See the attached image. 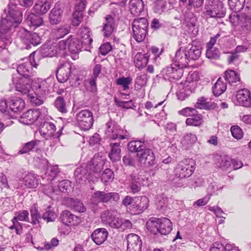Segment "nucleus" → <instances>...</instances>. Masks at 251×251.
Segmentation results:
<instances>
[{
	"label": "nucleus",
	"mask_w": 251,
	"mask_h": 251,
	"mask_svg": "<svg viewBox=\"0 0 251 251\" xmlns=\"http://www.w3.org/2000/svg\"><path fill=\"white\" fill-rule=\"evenodd\" d=\"M184 17V22L186 25L189 28H194L196 26L197 18L192 11V8L186 7L182 10Z\"/></svg>",
	"instance_id": "obj_32"
},
{
	"label": "nucleus",
	"mask_w": 251,
	"mask_h": 251,
	"mask_svg": "<svg viewBox=\"0 0 251 251\" xmlns=\"http://www.w3.org/2000/svg\"><path fill=\"white\" fill-rule=\"evenodd\" d=\"M149 200L148 197L143 196L135 197L134 203L130 208V213L132 215L142 213L149 207Z\"/></svg>",
	"instance_id": "obj_18"
},
{
	"label": "nucleus",
	"mask_w": 251,
	"mask_h": 251,
	"mask_svg": "<svg viewBox=\"0 0 251 251\" xmlns=\"http://www.w3.org/2000/svg\"><path fill=\"white\" fill-rule=\"evenodd\" d=\"M26 79L15 75H13L12 77V81L16 90L22 95H26L27 96L31 93L30 89H32V84L30 85L29 81Z\"/></svg>",
	"instance_id": "obj_15"
},
{
	"label": "nucleus",
	"mask_w": 251,
	"mask_h": 251,
	"mask_svg": "<svg viewBox=\"0 0 251 251\" xmlns=\"http://www.w3.org/2000/svg\"><path fill=\"white\" fill-rule=\"evenodd\" d=\"M15 216L11 220L12 225L9 227L11 230L15 229L17 234L20 235L23 232V227L20 221H29V213L27 210H22L16 212L15 214Z\"/></svg>",
	"instance_id": "obj_16"
},
{
	"label": "nucleus",
	"mask_w": 251,
	"mask_h": 251,
	"mask_svg": "<svg viewBox=\"0 0 251 251\" xmlns=\"http://www.w3.org/2000/svg\"><path fill=\"white\" fill-rule=\"evenodd\" d=\"M188 60L186 50L184 52L183 50H181L180 48L176 52L175 56L173 60V64L174 66H178L183 69L188 66Z\"/></svg>",
	"instance_id": "obj_29"
},
{
	"label": "nucleus",
	"mask_w": 251,
	"mask_h": 251,
	"mask_svg": "<svg viewBox=\"0 0 251 251\" xmlns=\"http://www.w3.org/2000/svg\"><path fill=\"white\" fill-rule=\"evenodd\" d=\"M110 147L111 151L108 154L110 159L113 162L120 160L121 158V150L120 147V143H111Z\"/></svg>",
	"instance_id": "obj_43"
},
{
	"label": "nucleus",
	"mask_w": 251,
	"mask_h": 251,
	"mask_svg": "<svg viewBox=\"0 0 251 251\" xmlns=\"http://www.w3.org/2000/svg\"><path fill=\"white\" fill-rule=\"evenodd\" d=\"M149 77L148 75L145 73L138 75L135 80V89L139 90L146 86Z\"/></svg>",
	"instance_id": "obj_54"
},
{
	"label": "nucleus",
	"mask_w": 251,
	"mask_h": 251,
	"mask_svg": "<svg viewBox=\"0 0 251 251\" xmlns=\"http://www.w3.org/2000/svg\"><path fill=\"white\" fill-rule=\"evenodd\" d=\"M237 100L240 105L246 107L251 106V92L247 89L239 90L236 94Z\"/></svg>",
	"instance_id": "obj_26"
},
{
	"label": "nucleus",
	"mask_w": 251,
	"mask_h": 251,
	"mask_svg": "<svg viewBox=\"0 0 251 251\" xmlns=\"http://www.w3.org/2000/svg\"><path fill=\"white\" fill-rule=\"evenodd\" d=\"M53 104L54 107L60 112L62 113H66L67 112L66 102L63 97H57L55 99Z\"/></svg>",
	"instance_id": "obj_53"
},
{
	"label": "nucleus",
	"mask_w": 251,
	"mask_h": 251,
	"mask_svg": "<svg viewBox=\"0 0 251 251\" xmlns=\"http://www.w3.org/2000/svg\"><path fill=\"white\" fill-rule=\"evenodd\" d=\"M29 57V59L26 58V61L20 64L17 68V71L20 76L25 78H29L34 75L35 72L33 71L32 67L36 68L37 66L35 63L33 56L30 54Z\"/></svg>",
	"instance_id": "obj_12"
},
{
	"label": "nucleus",
	"mask_w": 251,
	"mask_h": 251,
	"mask_svg": "<svg viewBox=\"0 0 251 251\" xmlns=\"http://www.w3.org/2000/svg\"><path fill=\"white\" fill-rule=\"evenodd\" d=\"M203 123V117L198 111L196 113H193L190 118H188L186 120V124L189 126H199Z\"/></svg>",
	"instance_id": "obj_44"
},
{
	"label": "nucleus",
	"mask_w": 251,
	"mask_h": 251,
	"mask_svg": "<svg viewBox=\"0 0 251 251\" xmlns=\"http://www.w3.org/2000/svg\"><path fill=\"white\" fill-rule=\"evenodd\" d=\"M74 67L73 63L69 61L60 63L58 66L56 73L58 81L60 83L67 81L70 78Z\"/></svg>",
	"instance_id": "obj_13"
},
{
	"label": "nucleus",
	"mask_w": 251,
	"mask_h": 251,
	"mask_svg": "<svg viewBox=\"0 0 251 251\" xmlns=\"http://www.w3.org/2000/svg\"><path fill=\"white\" fill-rule=\"evenodd\" d=\"M129 8L134 16L141 15L145 12V4L143 0H129Z\"/></svg>",
	"instance_id": "obj_28"
},
{
	"label": "nucleus",
	"mask_w": 251,
	"mask_h": 251,
	"mask_svg": "<svg viewBox=\"0 0 251 251\" xmlns=\"http://www.w3.org/2000/svg\"><path fill=\"white\" fill-rule=\"evenodd\" d=\"M50 8V4L47 0L45 1H38L34 6L35 12L38 15L46 14Z\"/></svg>",
	"instance_id": "obj_46"
},
{
	"label": "nucleus",
	"mask_w": 251,
	"mask_h": 251,
	"mask_svg": "<svg viewBox=\"0 0 251 251\" xmlns=\"http://www.w3.org/2000/svg\"><path fill=\"white\" fill-rule=\"evenodd\" d=\"M64 202L67 207L76 212H84L86 210L83 203L78 199L67 198Z\"/></svg>",
	"instance_id": "obj_33"
},
{
	"label": "nucleus",
	"mask_w": 251,
	"mask_h": 251,
	"mask_svg": "<svg viewBox=\"0 0 251 251\" xmlns=\"http://www.w3.org/2000/svg\"><path fill=\"white\" fill-rule=\"evenodd\" d=\"M111 124V123H107L106 125L107 132L110 133L109 135L112 139L123 140L130 137L129 133L127 130L122 129L119 126L114 125L111 127V126L110 125Z\"/></svg>",
	"instance_id": "obj_20"
},
{
	"label": "nucleus",
	"mask_w": 251,
	"mask_h": 251,
	"mask_svg": "<svg viewBox=\"0 0 251 251\" xmlns=\"http://www.w3.org/2000/svg\"><path fill=\"white\" fill-rule=\"evenodd\" d=\"M60 219L62 223L68 226H76L80 222V219L78 216L68 210H64L61 212Z\"/></svg>",
	"instance_id": "obj_24"
},
{
	"label": "nucleus",
	"mask_w": 251,
	"mask_h": 251,
	"mask_svg": "<svg viewBox=\"0 0 251 251\" xmlns=\"http://www.w3.org/2000/svg\"><path fill=\"white\" fill-rule=\"evenodd\" d=\"M59 244L58 240L54 238L51 240L50 243H45L43 245V247L36 246L34 245V247L37 249L39 251H42L43 250H50L52 249L53 248H54L58 246Z\"/></svg>",
	"instance_id": "obj_58"
},
{
	"label": "nucleus",
	"mask_w": 251,
	"mask_h": 251,
	"mask_svg": "<svg viewBox=\"0 0 251 251\" xmlns=\"http://www.w3.org/2000/svg\"><path fill=\"white\" fill-rule=\"evenodd\" d=\"M22 181L28 188H36L39 185V179L37 175L30 172L25 176Z\"/></svg>",
	"instance_id": "obj_35"
},
{
	"label": "nucleus",
	"mask_w": 251,
	"mask_h": 251,
	"mask_svg": "<svg viewBox=\"0 0 251 251\" xmlns=\"http://www.w3.org/2000/svg\"><path fill=\"white\" fill-rule=\"evenodd\" d=\"M127 251H141L142 241L139 236L134 233L126 236Z\"/></svg>",
	"instance_id": "obj_22"
},
{
	"label": "nucleus",
	"mask_w": 251,
	"mask_h": 251,
	"mask_svg": "<svg viewBox=\"0 0 251 251\" xmlns=\"http://www.w3.org/2000/svg\"><path fill=\"white\" fill-rule=\"evenodd\" d=\"M8 103L10 109L14 113L21 112L25 106L24 100L18 97L11 98Z\"/></svg>",
	"instance_id": "obj_39"
},
{
	"label": "nucleus",
	"mask_w": 251,
	"mask_h": 251,
	"mask_svg": "<svg viewBox=\"0 0 251 251\" xmlns=\"http://www.w3.org/2000/svg\"><path fill=\"white\" fill-rule=\"evenodd\" d=\"M56 217L55 212L53 210L50 209V207L49 206L46 212L43 214L42 218L48 223L54 221L55 220Z\"/></svg>",
	"instance_id": "obj_64"
},
{
	"label": "nucleus",
	"mask_w": 251,
	"mask_h": 251,
	"mask_svg": "<svg viewBox=\"0 0 251 251\" xmlns=\"http://www.w3.org/2000/svg\"><path fill=\"white\" fill-rule=\"evenodd\" d=\"M195 163L192 159H185L179 162L174 169V175L179 180L190 176L195 169Z\"/></svg>",
	"instance_id": "obj_7"
},
{
	"label": "nucleus",
	"mask_w": 251,
	"mask_h": 251,
	"mask_svg": "<svg viewBox=\"0 0 251 251\" xmlns=\"http://www.w3.org/2000/svg\"><path fill=\"white\" fill-rule=\"evenodd\" d=\"M71 30L70 25L67 24L60 25L54 29L53 33L55 38L57 39L63 38L69 34Z\"/></svg>",
	"instance_id": "obj_48"
},
{
	"label": "nucleus",
	"mask_w": 251,
	"mask_h": 251,
	"mask_svg": "<svg viewBox=\"0 0 251 251\" xmlns=\"http://www.w3.org/2000/svg\"><path fill=\"white\" fill-rule=\"evenodd\" d=\"M102 221L111 227L123 231L132 227L130 220L117 217L116 212L111 210L103 211L101 215Z\"/></svg>",
	"instance_id": "obj_3"
},
{
	"label": "nucleus",
	"mask_w": 251,
	"mask_h": 251,
	"mask_svg": "<svg viewBox=\"0 0 251 251\" xmlns=\"http://www.w3.org/2000/svg\"><path fill=\"white\" fill-rule=\"evenodd\" d=\"M226 89V83L224 82L220 77L217 80L213 87V93L215 96L218 97L224 93Z\"/></svg>",
	"instance_id": "obj_47"
},
{
	"label": "nucleus",
	"mask_w": 251,
	"mask_h": 251,
	"mask_svg": "<svg viewBox=\"0 0 251 251\" xmlns=\"http://www.w3.org/2000/svg\"><path fill=\"white\" fill-rule=\"evenodd\" d=\"M115 19L111 15L105 17V23L103 24L102 31L105 37H109L114 29Z\"/></svg>",
	"instance_id": "obj_37"
},
{
	"label": "nucleus",
	"mask_w": 251,
	"mask_h": 251,
	"mask_svg": "<svg viewBox=\"0 0 251 251\" xmlns=\"http://www.w3.org/2000/svg\"><path fill=\"white\" fill-rule=\"evenodd\" d=\"M183 72L182 68L172 64L170 66H167L162 70L161 75L165 80L172 82L180 78L183 75Z\"/></svg>",
	"instance_id": "obj_17"
},
{
	"label": "nucleus",
	"mask_w": 251,
	"mask_h": 251,
	"mask_svg": "<svg viewBox=\"0 0 251 251\" xmlns=\"http://www.w3.org/2000/svg\"><path fill=\"white\" fill-rule=\"evenodd\" d=\"M149 24L147 19L140 18L134 19L132 23L133 37L137 42H141L148 32Z\"/></svg>",
	"instance_id": "obj_8"
},
{
	"label": "nucleus",
	"mask_w": 251,
	"mask_h": 251,
	"mask_svg": "<svg viewBox=\"0 0 251 251\" xmlns=\"http://www.w3.org/2000/svg\"><path fill=\"white\" fill-rule=\"evenodd\" d=\"M100 178L101 181L106 184L113 180L114 178V173L111 169L109 168L106 169L102 173Z\"/></svg>",
	"instance_id": "obj_56"
},
{
	"label": "nucleus",
	"mask_w": 251,
	"mask_h": 251,
	"mask_svg": "<svg viewBox=\"0 0 251 251\" xmlns=\"http://www.w3.org/2000/svg\"><path fill=\"white\" fill-rule=\"evenodd\" d=\"M141 175L136 173H132L127 178L129 187L133 194H136L141 189V183L145 178L141 177Z\"/></svg>",
	"instance_id": "obj_21"
},
{
	"label": "nucleus",
	"mask_w": 251,
	"mask_h": 251,
	"mask_svg": "<svg viewBox=\"0 0 251 251\" xmlns=\"http://www.w3.org/2000/svg\"><path fill=\"white\" fill-rule=\"evenodd\" d=\"M85 46L80 39L74 37L72 35H70L66 40L59 41L57 45L58 48L63 51L67 48L74 60L78 57V53Z\"/></svg>",
	"instance_id": "obj_5"
},
{
	"label": "nucleus",
	"mask_w": 251,
	"mask_h": 251,
	"mask_svg": "<svg viewBox=\"0 0 251 251\" xmlns=\"http://www.w3.org/2000/svg\"><path fill=\"white\" fill-rule=\"evenodd\" d=\"M224 78L225 80L231 85L239 81L240 79L239 75L232 70H228L225 72Z\"/></svg>",
	"instance_id": "obj_49"
},
{
	"label": "nucleus",
	"mask_w": 251,
	"mask_h": 251,
	"mask_svg": "<svg viewBox=\"0 0 251 251\" xmlns=\"http://www.w3.org/2000/svg\"><path fill=\"white\" fill-rule=\"evenodd\" d=\"M164 49L162 47L160 50L159 48L156 46H151L148 52L146 53H148V55H150V57L151 55H152V59L153 60V61L155 62H159V61L160 60V55L164 52Z\"/></svg>",
	"instance_id": "obj_51"
},
{
	"label": "nucleus",
	"mask_w": 251,
	"mask_h": 251,
	"mask_svg": "<svg viewBox=\"0 0 251 251\" xmlns=\"http://www.w3.org/2000/svg\"><path fill=\"white\" fill-rule=\"evenodd\" d=\"M114 102L118 107L124 109H130L135 107L133 101L131 100L128 101H122L118 100L116 97L114 98Z\"/></svg>",
	"instance_id": "obj_60"
},
{
	"label": "nucleus",
	"mask_w": 251,
	"mask_h": 251,
	"mask_svg": "<svg viewBox=\"0 0 251 251\" xmlns=\"http://www.w3.org/2000/svg\"><path fill=\"white\" fill-rule=\"evenodd\" d=\"M5 17L2 16L0 22V58L5 60L10 54L8 47L11 44V34L15 28L22 22L23 14L17 5L10 3L6 10H4Z\"/></svg>",
	"instance_id": "obj_1"
},
{
	"label": "nucleus",
	"mask_w": 251,
	"mask_h": 251,
	"mask_svg": "<svg viewBox=\"0 0 251 251\" xmlns=\"http://www.w3.org/2000/svg\"><path fill=\"white\" fill-rule=\"evenodd\" d=\"M197 141V137L195 134L188 133L183 136L181 143L187 149L192 146Z\"/></svg>",
	"instance_id": "obj_50"
},
{
	"label": "nucleus",
	"mask_w": 251,
	"mask_h": 251,
	"mask_svg": "<svg viewBox=\"0 0 251 251\" xmlns=\"http://www.w3.org/2000/svg\"><path fill=\"white\" fill-rule=\"evenodd\" d=\"M108 235V232L106 228H98L92 232L91 237L95 244L100 245L107 239Z\"/></svg>",
	"instance_id": "obj_31"
},
{
	"label": "nucleus",
	"mask_w": 251,
	"mask_h": 251,
	"mask_svg": "<svg viewBox=\"0 0 251 251\" xmlns=\"http://www.w3.org/2000/svg\"><path fill=\"white\" fill-rule=\"evenodd\" d=\"M62 129L63 127L55 133L56 130L55 125L51 122L45 121L41 124L39 131L41 135L44 138L48 139L51 137L55 141H59L62 134Z\"/></svg>",
	"instance_id": "obj_11"
},
{
	"label": "nucleus",
	"mask_w": 251,
	"mask_h": 251,
	"mask_svg": "<svg viewBox=\"0 0 251 251\" xmlns=\"http://www.w3.org/2000/svg\"><path fill=\"white\" fill-rule=\"evenodd\" d=\"M150 55L148 53L138 52L134 57V63L136 68L141 69L144 68L148 63Z\"/></svg>",
	"instance_id": "obj_40"
},
{
	"label": "nucleus",
	"mask_w": 251,
	"mask_h": 251,
	"mask_svg": "<svg viewBox=\"0 0 251 251\" xmlns=\"http://www.w3.org/2000/svg\"><path fill=\"white\" fill-rule=\"evenodd\" d=\"M146 226L151 233L157 236L158 235H167L173 229V224L171 220L164 217H152L147 223Z\"/></svg>",
	"instance_id": "obj_2"
},
{
	"label": "nucleus",
	"mask_w": 251,
	"mask_h": 251,
	"mask_svg": "<svg viewBox=\"0 0 251 251\" xmlns=\"http://www.w3.org/2000/svg\"><path fill=\"white\" fill-rule=\"evenodd\" d=\"M155 203L158 209L163 210L167 206L168 203V198L164 194H162L156 198Z\"/></svg>",
	"instance_id": "obj_61"
},
{
	"label": "nucleus",
	"mask_w": 251,
	"mask_h": 251,
	"mask_svg": "<svg viewBox=\"0 0 251 251\" xmlns=\"http://www.w3.org/2000/svg\"><path fill=\"white\" fill-rule=\"evenodd\" d=\"M239 30L244 34L251 33V15L244 14L239 18L238 22Z\"/></svg>",
	"instance_id": "obj_30"
},
{
	"label": "nucleus",
	"mask_w": 251,
	"mask_h": 251,
	"mask_svg": "<svg viewBox=\"0 0 251 251\" xmlns=\"http://www.w3.org/2000/svg\"><path fill=\"white\" fill-rule=\"evenodd\" d=\"M79 34L81 38L80 40L83 42L84 45H87L88 48L90 49L93 39L90 37V30L89 28L87 27L81 28Z\"/></svg>",
	"instance_id": "obj_45"
},
{
	"label": "nucleus",
	"mask_w": 251,
	"mask_h": 251,
	"mask_svg": "<svg viewBox=\"0 0 251 251\" xmlns=\"http://www.w3.org/2000/svg\"><path fill=\"white\" fill-rule=\"evenodd\" d=\"M245 2V0H228V3L231 10L237 13L244 8Z\"/></svg>",
	"instance_id": "obj_52"
},
{
	"label": "nucleus",
	"mask_w": 251,
	"mask_h": 251,
	"mask_svg": "<svg viewBox=\"0 0 251 251\" xmlns=\"http://www.w3.org/2000/svg\"><path fill=\"white\" fill-rule=\"evenodd\" d=\"M41 141L39 140H31L22 144L19 150L18 153L20 154L28 153L30 151H35L38 152L41 151L39 145Z\"/></svg>",
	"instance_id": "obj_25"
},
{
	"label": "nucleus",
	"mask_w": 251,
	"mask_h": 251,
	"mask_svg": "<svg viewBox=\"0 0 251 251\" xmlns=\"http://www.w3.org/2000/svg\"><path fill=\"white\" fill-rule=\"evenodd\" d=\"M41 112L39 109H30L24 113L21 119L26 125H31L39 118Z\"/></svg>",
	"instance_id": "obj_27"
},
{
	"label": "nucleus",
	"mask_w": 251,
	"mask_h": 251,
	"mask_svg": "<svg viewBox=\"0 0 251 251\" xmlns=\"http://www.w3.org/2000/svg\"><path fill=\"white\" fill-rule=\"evenodd\" d=\"M226 10L223 4L219 0H206L204 6V14L211 18H221L226 15Z\"/></svg>",
	"instance_id": "obj_9"
},
{
	"label": "nucleus",
	"mask_w": 251,
	"mask_h": 251,
	"mask_svg": "<svg viewBox=\"0 0 251 251\" xmlns=\"http://www.w3.org/2000/svg\"><path fill=\"white\" fill-rule=\"evenodd\" d=\"M132 79L130 76H122L116 80V84L122 86L123 90L126 91L129 89V85L132 82Z\"/></svg>",
	"instance_id": "obj_55"
},
{
	"label": "nucleus",
	"mask_w": 251,
	"mask_h": 251,
	"mask_svg": "<svg viewBox=\"0 0 251 251\" xmlns=\"http://www.w3.org/2000/svg\"><path fill=\"white\" fill-rule=\"evenodd\" d=\"M186 56L188 60H196L199 58L201 55V44L196 40H193L192 44L186 48Z\"/></svg>",
	"instance_id": "obj_23"
},
{
	"label": "nucleus",
	"mask_w": 251,
	"mask_h": 251,
	"mask_svg": "<svg viewBox=\"0 0 251 251\" xmlns=\"http://www.w3.org/2000/svg\"><path fill=\"white\" fill-rule=\"evenodd\" d=\"M197 73L195 72L192 74H189L185 82L179 84L178 90L176 92L178 100H183L195 92L197 85Z\"/></svg>",
	"instance_id": "obj_4"
},
{
	"label": "nucleus",
	"mask_w": 251,
	"mask_h": 251,
	"mask_svg": "<svg viewBox=\"0 0 251 251\" xmlns=\"http://www.w3.org/2000/svg\"><path fill=\"white\" fill-rule=\"evenodd\" d=\"M25 16V22L31 29H35L43 24V18L34 13H26Z\"/></svg>",
	"instance_id": "obj_34"
},
{
	"label": "nucleus",
	"mask_w": 251,
	"mask_h": 251,
	"mask_svg": "<svg viewBox=\"0 0 251 251\" xmlns=\"http://www.w3.org/2000/svg\"><path fill=\"white\" fill-rule=\"evenodd\" d=\"M22 42L26 45L27 49H30L31 46H36L41 43V37L39 35L35 32H31L26 30H24V33L21 36Z\"/></svg>",
	"instance_id": "obj_19"
},
{
	"label": "nucleus",
	"mask_w": 251,
	"mask_h": 251,
	"mask_svg": "<svg viewBox=\"0 0 251 251\" xmlns=\"http://www.w3.org/2000/svg\"><path fill=\"white\" fill-rule=\"evenodd\" d=\"M50 79L38 78L32 83V91L37 96L44 97L49 94L50 82Z\"/></svg>",
	"instance_id": "obj_14"
},
{
	"label": "nucleus",
	"mask_w": 251,
	"mask_h": 251,
	"mask_svg": "<svg viewBox=\"0 0 251 251\" xmlns=\"http://www.w3.org/2000/svg\"><path fill=\"white\" fill-rule=\"evenodd\" d=\"M186 7L189 8H200L203 4L204 0H179Z\"/></svg>",
	"instance_id": "obj_57"
},
{
	"label": "nucleus",
	"mask_w": 251,
	"mask_h": 251,
	"mask_svg": "<svg viewBox=\"0 0 251 251\" xmlns=\"http://www.w3.org/2000/svg\"><path fill=\"white\" fill-rule=\"evenodd\" d=\"M217 104L214 102L207 101V99L201 97L198 99L195 104V107L200 109L213 110L216 107Z\"/></svg>",
	"instance_id": "obj_42"
},
{
	"label": "nucleus",
	"mask_w": 251,
	"mask_h": 251,
	"mask_svg": "<svg viewBox=\"0 0 251 251\" xmlns=\"http://www.w3.org/2000/svg\"><path fill=\"white\" fill-rule=\"evenodd\" d=\"M146 140L145 138L140 140H132L127 144V149L131 152H137V154L141 152L145 149Z\"/></svg>",
	"instance_id": "obj_36"
},
{
	"label": "nucleus",
	"mask_w": 251,
	"mask_h": 251,
	"mask_svg": "<svg viewBox=\"0 0 251 251\" xmlns=\"http://www.w3.org/2000/svg\"><path fill=\"white\" fill-rule=\"evenodd\" d=\"M104 162L99 156H94L86 166V169L84 168H77L75 174L77 177L81 179L89 178L91 172H88V169L91 170L95 173H99L103 169Z\"/></svg>",
	"instance_id": "obj_6"
},
{
	"label": "nucleus",
	"mask_w": 251,
	"mask_h": 251,
	"mask_svg": "<svg viewBox=\"0 0 251 251\" xmlns=\"http://www.w3.org/2000/svg\"><path fill=\"white\" fill-rule=\"evenodd\" d=\"M216 167L225 170L231 166L230 158L226 155H216L215 157Z\"/></svg>",
	"instance_id": "obj_41"
},
{
	"label": "nucleus",
	"mask_w": 251,
	"mask_h": 251,
	"mask_svg": "<svg viewBox=\"0 0 251 251\" xmlns=\"http://www.w3.org/2000/svg\"><path fill=\"white\" fill-rule=\"evenodd\" d=\"M149 151H151V150L145 148L141 152L137 154V160L140 166H145L147 164V159L149 156L147 153Z\"/></svg>",
	"instance_id": "obj_62"
},
{
	"label": "nucleus",
	"mask_w": 251,
	"mask_h": 251,
	"mask_svg": "<svg viewBox=\"0 0 251 251\" xmlns=\"http://www.w3.org/2000/svg\"><path fill=\"white\" fill-rule=\"evenodd\" d=\"M75 120L76 124L81 130H87L93 125V114L88 109L81 110L76 114Z\"/></svg>",
	"instance_id": "obj_10"
},
{
	"label": "nucleus",
	"mask_w": 251,
	"mask_h": 251,
	"mask_svg": "<svg viewBox=\"0 0 251 251\" xmlns=\"http://www.w3.org/2000/svg\"><path fill=\"white\" fill-rule=\"evenodd\" d=\"M97 78L91 76L84 81V84L87 87L88 89L94 93L97 92Z\"/></svg>",
	"instance_id": "obj_59"
},
{
	"label": "nucleus",
	"mask_w": 251,
	"mask_h": 251,
	"mask_svg": "<svg viewBox=\"0 0 251 251\" xmlns=\"http://www.w3.org/2000/svg\"><path fill=\"white\" fill-rule=\"evenodd\" d=\"M62 13V10L58 6H55L49 14V23L52 25L58 24L61 21Z\"/></svg>",
	"instance_id": "obj_38"
},
{
	"label": "nucleus",
	"mask_w": 251,
	"mask_h": 251,
	"mask_svg": "<svg viewBox=\"0 0 251 251\" xmlns=\"http://www.w3.org/2000/svg\"><path fill=\"white\" fill-rule=\"evenodd\" d=\"M167 3L165 0H156L154 3L153 10L157 14H160L166 9Z\"/></svg>",
	"instance_id": "obj_63"
}]
</instances>
